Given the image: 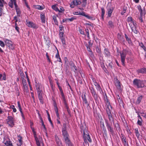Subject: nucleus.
<instances>
[{
	"instance_id": "37",
	"label": "nucleus",
	"mask_w": 146,
	"mask_h": 146,
	"mask_svg": "<svg viewBox=\"0 0 146 146\" xmlns=\"http://www.w3.org/2000/svg\"><path fill=\"white\" fill-rule=\"evenodd\" d=\"M53 20L54 21L55 24L56 25H58V22L57 20L56 17L55 15H53L52 17Z\"/></svg>"
},
{
	"instance_id": "16",
	"label": "nucleus",
	"mask_w": 146,
	"mask_h": 146,
	"mask_svg": "<svg viewBox=\"0 0 146 146\" xmlns=\"http://www.w3.org/2000/svg\"><path fill=\"white\" fill-rule=\"evenodd\" d=\"M81 15L86 17L87 18H88V19H91L92 20H94L95 19V18L91 16H90L86 14L83 11L82 12Z\"/></svg>"
},
{
	"instance_id": "38",
	"label": "nucleus",
	"mask_w": 146,
	"mask_h": 146,
	"mask_svg": "<svg viewBox=\"0 0 146 146\" xmlns=\"http://www.w3.org/2000/svg\"><path fill=\"white\" fill-rule=\"evenodd\" d=\"M35 139V141H36V143L37 145V146H40V143L39 141V140L38 139L37 137L35 136L34 137Z\"/></svg>"
},
{
	"instance_id": "24",
	"label": "nucleus",
	"mask_w": 146,
	"mask_h": 146,
	"mask_svg": "<svg viewBox=\"0 0 146 146\" xmlns=\"http://www.w3.org/2000/svg\"><path fill=\"white\" fill-rule=\"evenodd\" d=\"M125 37L126 38V41H127L128 43L130 44H132V42L131 40V38H129L127 36L126 34H124Z\"/></svg>"
},
{
	"instance_id": "59",
	"label": "nucleus",
	"mask_w": 146,
	"mask_h": 146,
	"mask_svg": "<svg viewBox=\"0 0 146 146\" xmlns=\"http://www.w3.org/2000/svg\"><path fill=\"white\" fill-rule=\"evenodd\" d=\"M59 29H60V30L59 31L60 32V31L62 32V29H63L64 28V27L63 26V25H60L59 27Z\"/></svg>"
},
{
	"instance_id": "20",
	"label": "nucleus",
	"mask_w": 146,
	"mask_h": 146,
	"mask_svg": "<svg viewBox=\"0 0 146 146\" xmlns=\"http://www.w3.org/2000/svg\"><path fill=\"white\" fill-rule=\"evenodd\" d=\"M38 98L40 100V102L42 104H44L43 98L42 95V93H38Z\"/></svg>"
},
{
	"instance_id": "6",
	"label": "nucleus",
	"mask_w": 146,
	"mask_h": 146,
	"mask_svg": "<svg viewBox=\"0 0 146 146\" xmlns=\"http://www.w3.org/2000/svg\"><path fill=\"white\" fill-rule=\"evenodd\" d=\"M7 123L11 127H13L15 125L14 123V118L11 116H8L7 119H6Z\"/></svg>"
},
{
	"instance_id": "25",
	"label": "nucleus",
	"mask_w": 146,
	"mask_h": 146,
	"mask_svg": "<svg viewBox=\"0 0 146 146\" xmlns=\"http://www.w3.org/2000/svg\"><path fill=\"white\" fill-rule=\"evenodd\" d=\"M113 8L112 7L111 8H110L108 9V17H111V14L113 11Z\"/></svg>"
},
{
	"instance_id": "11",
	"label": "nucleus",
	"mask_w": 146,
	"mask_h": 146,
	"mask_svg": "<svg viewBox=\"0 0 146 146\" xmlns=\"http://www.w3.org/2000/svg\"><path fill=\"white\" fill-rule=\"evenodd\" d=\"M114 80H115V86L117 88V89L119 90H121V87L119 81L118 80L117 78H114Z\"/></svg>"
},
{
	"instance_id": "18",
	"label": "nucleus",
	"mask_w": 146,
	"mask_h": 146,
	"mask_svg": "<svg viewBox=\"0 0 146 146\" xmlns=\"http://www.w3.org/2000/svg\"><path fill=\"white\" fill-rule=\"evenodd\" d=\"M104 53L106 57H109L110 56V53L108 48H105L104 51Z\"/></svg>"
},
{
	"instance_id": "45",
	"label": "nucleus",
	"mask_w": 146,
	"mask_h": 146,
	"mask_svg": "<svg viewBox=\"0 0 146 146\" xmlns=\"http://www.w3.org/2000/svg\"><path fill=\"white\" fill-rule=\"evenodd\" d=\"M19 73L22 79L24 78L25 77V76L23 71L21 70H20Z\"/></svg>"
},
{
	"instance_id": "50",
	"label": "nucleus",
	"mask_w": 146,
	"mask_h": 146,
	"mask_svg": "<svg viewBox=\"0 0 146 146\" xmlns=\"http://www.w3.org/2000/svg\"><path fill=\"white\" fill-rule=\"evenodd\" d=\"M65 10L63 8V7L61 6H60V9H59L58 11L60 13H62L63 11H64Z\"/></svg>"
},
{
	"instance_id": "27",
	"label": "nucleus",
	"mask_w": 146,
	"mask_h": 146,
	"mask_svg": "<svg viewBox=\"0 0 146 146\" xmlns=\"http://www.w3.org/2000/svg\"><path fill=\"white\" fill-rule=\"evenodd\" d=\"M40 122L41 123L42 125L43 126L44 128L45 129V133L46 134V135L47 136V133L46 132V129L45 127V125L44 124V122H43V120L42 118V117H40Z\"/></svg>"
},
{
	"instance_id": "48",
	"label": "nucleus",
	"mask_w": 146,
	"mask_h": 146,
	"mask_svg": "<svg viewBox=\"0 0 146 146\" xmlns=\"http://www.w3.org/2000/svg\"><path fill=\"white\" fill-rule=\"evenodd\" d=\"M63 101V102L64 103V104L65 106V107H67L68 106V104L66 102V98L62 99Z\"/></svg>"
},
{
	"instance_id": "1",
	"label": "nucleus",
	"mask_w": 146,
	"mask_h": 146,
	"mask_svg": "<svg viewBox=\"0 0 146 146\" xmlns=\"http://www.w3.org/2000/svg\"><path fill=\"white\" fill-rule=\"evenodd\" d=\"M146 82L145 81L135 79L133 80V83L134 85L137 86V88H139L144 87V83Z\"/></svg>"
},
{
	"instance_id": "58",
	"label": "nucleus",
	"mask_w": 146,
	"mask_h": 146,
	"mask_svg": "<svg viewBox=\"0 0 146 146\" xmlns=\"http://www.w3.org/2000/svg\"><path fill=\"white\" fill-rule=\"evenodd\" d=\"M66 84H67V85L69 86V88L72 91V88L71 87V86H70V85L69 84V83H68V81L67 80V79H66Z\"/></svg>"
},
{
	"instance_id": "3",
	"label": "nucleus",
	"mask_w": 146,
	"mask_h": 146,
	"mask_svg": "<svg viewBox=\"0 0 146 146\" xmlns=\"http://www.w3.org/2000/svg\"><path fill=\"white\" fill-rule=\"evenodd\" d=\"M127 52V50L124 49H123L122 51H121L120 52L121 56V61L122 64L124 66H125V60Z\"/></svg>"
},
{
	"instance_id": "46",
	"label": "nucleus",
	"mask_w": 146,
	"mask_h": 146,
	"mask_svg": "<svg viewBox=\"0 0 146 146\" xmlns=\"http://www.w3.org/2000/svg\"><path fill=\"white\" fill-rule=\"evenodd\" d=\"M135 133L136 136L137 137V138L139 137L140 136V134L139 133V131H138V129H135Z\"/></svg>"
},
{
	"instance_id": "22",
	"label": "nucleus",
	"mask_w": 146,
	"mask_h": 146,
	"mask_svg": "<svg viewBox=\"0 0 146 146\" xmlns=\"http://www.w3.org/2000/svg\"><path fill=\"white\" fill-rule=\"evenodd\" d=\"M132 31L135 34H137L139 33V31L137 30L136 27H132V25H130Z\"/></svg>"
},
{
	"instance_id": "32",
	"label": "nucleus",
	"mask_w": 146,
	"mask_h": 146,
	"mask_svg": "<svg viewBox=\"0 0 146 146\" xmlns=\"http://www.w3.org/2000/svg\"><path fill=\"white\" fill-rule=\"evenodd\" d=\"M108 25L109 26V28H113L114 27V24L111 21H110L108 22Z\"/></svg>"
},
{
	"instance_id": "51",
	"label": "nucleus",
	"mask_w": 146,
	"mask_h": 146,
	"mask_svg": "<svg viewBox=\"0 0 146 146\" xmlns=\"http://www.w3.org/2000/svg\"><path fill=\"white\" fill-rule=\"evenodd\" d=\"M85 31L86 33L87 34V36L88 39L90 38L89 33V30L88 29H85Z\"/></svg>"
},
{
	"instance_id": "36",
	"label": "nucleus",
	"mask_w": 146,
	"mask_h": 146,
	"mask_svg": "<svg viewBox=\"0 0 146 146\" xmlns=\"http://www.w3.org/2000/svg\"><path fill=\"white\" fill-rule=\"evenodd\" d=\"M100 123L101 125H102V127H103V130L104 131V134L106 135L107 133V131L106 129L105 128L104 123L103 122H102V121H101Z\"/></svg>"
},
{
	"instance_id": "14",
	"label": "nucleus",
	"mask_w": 146,
	"mask_h": 146,
	"mask_svg": "<svg viewBox=\"0 0 146 146\" xmlns=\"http://www.w3.org/2000/svg\"><path fill=\"white\" fill-rule=\"evenodd\" d=\"M137 8L139 11L140 12V15H145L146 14V12L145 11L144 8V10H143L140 5H137Z\"/></svg>"
},
{
	"instance_id": "12",
	"label": "nucleus",
	"mask_w": 146,
	"mask_h": 146,
	"mask_svg": "<svg viewBox=\"0 0 146 146\" xmlns=\"http://www.w3.org/2000/svg\"><path fill=\"white\" fill-rule=\"evenodd\" d=\"M27 25L28 27L34 29H37L38 27V25L33 23L32 22L29 21L28 22H27Z\"/></svg>"
},
{
	"instance_id": "5",
	"label": "nucleus",
	"mask_w": 146,
	"mask_h": 146,
	"mask_svg": "<svg viewBox=\"0 0 146 146\" xmlns=\"http://www.w3.org/2000/svg\"><path fill=\"white\" fill-rule=\"evenodd\" d=\"M89 89L90 90V92L92 94V95L94 99L96 101L98 100V95L96 93L94 88L92 87H90Z\"/></svg>"
},
{
	"instance_id": "34",
	"label": "nucleus",
	"mask_w": 146,
	"mask_h": 146,
	"mask_svg": "<svg viewBox=\"0 0 146 146\" xmlns=\"http://www.w3.org/2000/svg\"><path fill=\"white\" fill-rule=\"evenodd\" d=\"M121 140L123 143L124 146H127L128 145V142L126 140V138L121 139Z\"/></svg>"
},
{
	"instance_id": "61",
	"label": "nucleus",
	"mask_w": 146,
	"mask_h": 146,
	"mask_svg": "<svg viewBox=\"0 0 146 146\" xmlns=\"http://www.w3.org/2000/svg\"><path fill=\"white\" fill-rule=\"evenodd\" d=\"M22 84L23 85H25L27 84V82H26V80L24 79V78H23L22 79Z\"/></svg>"
},
{
	"instance_id": "44",
	"label": "nucleus",
	"mask_w": 146,
	"mask_h": 146,
	"mask_svg": "<svg viewBox=\"0 0 146 146\" xmlns=\"http://www.w3.org/2000/svg\"><path fill=\"white\" fill-rule=\"evenodd\" d=\"M81 3V1H78L77 0L73 1V3L75 5H80Z\"/></svg>"
},
{
	"instance_id": "64",
	"label": "nucleus",
	"mask_w": 146,
	"mask_h": 146,
	"mask_svg": "<svg viewBox=\"0 0 146 146\" xmlns=\"http://www.w3.org/2000/svg\"><path fill=\"white\" fill-rule=\"evenodd\" d=\"M76 18L74 17H72L70 18H68V21H73L74 20L76 19Z\"/></svg>"
},
{
	"instance_id": "21",
	"label": "nucleus",
	"mask_w": 146,
	"mask_h": 146,
	"mask_svg": "<svg viewBox=\"0 0 146 146\" xmlns=\"http://www.w3.org/2000/svg\"><path fill=\"white\" fill-rule=\"evenodd\" d=\"M83 99V101L84 102V103L86 105L87 107H88L89 106V104L87 101L86 95L84 94V96L82 98Z\"/></svg>"
},
{
	"instance_id": "26",
	"label": "nucleus",
	"mask_w": 146,
	"mask_h": 146,
	"mask_svg": "<svg viewBox=\"0 0 146 146\" xmlns=\"http://www.w3.org/2000/svg\"><path fill=\"white\" fill-rule=\"evenodd\" d=\"M57 53H56V55L55 57L57 59V61L62 63L61 60V58H60V56L59 54L58 51L57 49Z\"/></svg>"
},
{
	"instance_id": "41",
	"label": "nucleus",
	"mask_w": 146,
	"mask_h": 146,
	"mask_svg": "<svg viewBox=\"0 0 146 146\" xmlns=\"http://www.w3.org/2000/svg\"><path fill=\"white\" fill-rule=\"evenodd\" d=\"M10 2L8 3L9 5L11 8H13V0H10Z\"/></svg>"
},
{
	"instance_id": "2",
	"label": "nucleus",
	"mask_w": 146,
	"mask_h": 146,
	"mask_svg": "<svg viewBox=\"0 0 146 146\" xmlns=\"http://www.w3.org/2000/svg\"><path fill=\"white\" fill-rule=\"evenodd\" d=\"M105 120L106 126L108 131L110 134L113 135L115 134V132L111 123H110L107 119H105Z\"/></svg>"
},
{
	"instance_id": "7",
	"label": "nucleus",
	"mask_w": 146,
	"mask_h": 146,
	"mask_svg": "<svg viewBox=\"0 0 146 146\" xmlns=\"http://www.w3.org/2000/svg\"><path fill=\"white\" fill-rule=\"evenodd\" d=\"M5 45L8 46L9 48L13 50L14 49V47L13 44V42L10 40L5 38L4 39Z\"/></svg>"
},
{
	"instance_id": "4",
	"label": "nucleus",
	"mask_w": 146,
	"mask_h": 146,
	"mask_svg": "<svg viewBox=\"0 0 146 146\" xmlns=\"http://www.w3.org/2000/svg\"><path fill=\"white\" fill-rule=\"evenodd\" d=\"M64 141L67 146H74L73 144L71 142L70 138L69 135H66L63 137Z\"/></svg>"
},
{
	"instance_id": "31",
	"label": "nucleus",
	"mask_w": 146,
	"mask_h": 146,
	"mask_svg": "<svg viewBox=\"0 0 146 146\" xmlns=\"http://www.w3.org/2000/svg\"><path fill=\"white\" fill-rule=\"evenodd\" d=\"M17 137L18 138L19 142L20 144V146H21V145H23V142L22 141V138L20 135H18Z\"/></svg>"
},
{
	"instance_id": "17",
	"label": "nucleus",
	"mask_w": 146,
	"mask_h": 146,
	"mask_svg": "<svg viewBox=\"0 0 146 146\" xmlns=\"http://www.w3.org/2000/svg\"><path fill=\"white\" fill-rule=\"evenodd\" d=\"M107 114L108 115V118L109 121L111 122H112L113 123H114V120L113 117L111 112H109V113H107Z\"/></svg>"
},
{
	"instance_id": "23",
	"label": "nucleus",
	"mask_w": 146,
	"mask_h": 146,
	"mask_svg": "<svg viewBox=\"0 0 146 146\" xmlns=\"http://www.w3.org/2000/svg\"><path fill=\"white\" fill-rule=\"evenodd\" d=\"M104 101L106 103V104L107 106H110V107L112 109V107L110 105V102L109 101L108 99L107 98V96L106 95V98L104 97Z\"/></svg>"
},
{
	"instance_id": "8",
	"label": "nucleus",
	"mask_w": 146,
	"mask_h": 146,
	"mask_svg": "<svg viewBox=\"0 0 146 146\" xmlns=\"http://www.w3.org/2000/svg\"><path fill=\"white\" fill-rule=\"evenodd\" d=\"M67 127L66 123H64L63 124V127L62 129V133L63 137L65 136H68L69 135L67 130Z\"/></svg>"
},
{
	"instance_id": "33",
	"label": "nucleus",
	"mask_w": 146,
	"mask_h": 146,
	"mask_svg": "<svg viewBox=\"0 0 146 146\" xmlns=\"http://www.w3.org/2000/svg\"><path fill=\"white\" fill-rule=\"evenodd\" d=\"M139 72L142 74L146 73V68H141L140 70H139Z\"/></svg>"
},
{
	"instance_id": "55",
	"label": "nucleus",
	"mask_w": 146,
	"mask_h": 146,
	"mask_svg": "<svg viewBox=\"0 0 146 146\" xmlns=\"http://www.w3.org/2000/svg\"><path fill=\"white\" fill-rule=\"evenodd\" d=\"M62 44L63 45H66V41L64 38H63L60 39Z\"/></svg>"
},
{
	"instance_id": "9",
	"label": "nucleus",
	"mask_w": 146,
	"mask_h": 146,
	"mask_svg": "<svg viewBox=\"0 0 146 146\" xmlns=\"http://www.w3.org/2000/svg\"><path fill=\"white\" fill-rule=\"evenodd\" d=\"M80 128L82 132H83V135L85 134V133L88 132V128L85 123L81 124Z\"/></svg>"
},
{
	"instance_id": "52",
	"label": "nucleus",
	"mask_w": 146,
	"mask_h": 146,
	"mask_svg": "<svg viewBox=\"0 0 146 146\" xmlns=\"http://www.w3.org/2000/svg\"><path fill=\"white\" fill-rule=\"evenodd\" d=\"M13 3L15 5V9H18V6L17 4L16 0H13Z\"/></svg>"
},
{
	"instance_id": "39",
	"label": "nucleus",
	"mask_w": 146,
	"mask_h": 146,
	"mask_svg": "<svg viewBox=\"0 0 146 146\" xmlns=\"http://www.w3.org/2000/svg\"><path fill=\"white\" fill-rule=\"evenodd\" d=\"M51 7L52 9H53L54 10H55L56 11H59L58 8L57 7L56 5H52Z\"/></svg>"
},
{
	"instance_id": "15",
	"label": "nucleus",
	"mask_w": 146,
	"mask_h": 146,
	"mask_svg": "<svg viewBox=\"0 0 146 146\" xmlns=\"http://www.w3.org/2000/svg\"><path fill=\"white\" fill-rule=\"evenodd\" d=\"M55 137L56 139V141L57 146H63L62 143L60 140L59 138L57 135H55Z\"/></svg>"
},
{
	"instance_id": "43",
	"label": "nucleus",
	"mask_w": 146,
	"mask_h": 146,
	"mask_svg": "<svg viewBox=\"0 0 146 146\" xmlns=\"http://www.w3.org/2000/svg\"><path fill=\"white\" fill-rule=\"evenodd\" d=\"M117 38L119 40L123 41L124 40V38L123 36L119 33L117 34Z\"/></svg>"
},
{
	"instance_id": "47",
	"label": "nucleus",
	"mask_w": 146,
	"mask_h": 146,
	"mask_svg": "<svg viewBox=\"0 0 146 146\" xmlns=\"http://www.w3.org/2000/svg\"><path fill=\"white\" fill-rule=\"evenodd\" d=\"M17 16L20 17L21 14V11L19 9H16Z\"/></svg>"
},
{
	"instance_id": "63",
	"label": "nucleus",
	"mask_w": 146,
	"mask_h": 146,
	"mask_svg": "<svg viewBox=\"0 0 146 146\" xmlns=\"http://www.w3.org/2000/svg\"><path fill=\"white\" fill-rule=\"evenodd\" d=\"M69 65L72 67V68L74 65V63L72 61H70L69 62Z\"/></svg>"
},
{
	"instance_id": "49",
	"label": "nucleus",
	"mask_w": 146,
	"mask_h": 146,
	"mask_svg": "<svg viewBox=\"0 0 146 146\" xmlns=\"http://www.w3.org/2000/svg\"><path fill=\"white\" fill-rule=\"evenodd\" d=\"M127 9V8L126 7H124L123 8V11L121 12V14L122 15H124V14L126 12V10Z\"/></svg>"
},
{
	"instance_id": "40",
	"label": "nucleus",
	"mask_w": 146,
	"mask_h": 146,
	"mask_svg": "<svg viewBox=\"0 0 146 146\" xmlns=\"http://www.w3.org/2000/svg\"><path fill=\"white\" fill-rule=\"evenodd\" d=\"M64 30H63V32L62 31L59 32V36L60 38V39L64 38Z\"/></svg>"
},
{
	"instance_id": "19",
	"label": "nucleus",
	"mask_w": 146,
	"mask_h": 146,
	"mask_svg": "<svg viewBox=\"0 0 146 146\" xmlns=\"http://www.w3.org/2000/svg\"><path fill=\"white\" fill-rule=\"evenodd\" d=\"M96 50L98 54V55L101 57L102 54L101 48L100 47L97 46L96 47Z\"/></svg>"
},
{
	"instance_id": "30",
	"label": "nucleus",
	"mask_w": 146,
	"mask_h": 146,
	"mask_svg": "<svg viewBox=\"0 0 146 146\" xmlns=\"http://www.w3.org/2000/svg\"><path fill=\"white\" fill-rule=\"evenodd\" d=\"M114 126L115 127L116 130L117 129L120 130L121 129L120 125L118 122L116 123H113Z\"/></svg>"
},
{
	"instance_id": "53",
	"label": "nucleus",
	"mask_w": 146,
	"mask_h": 146,
	"mask_svg": "<svg viewBox=\"0 0 146 146\" xmlns=\"http://www.w3.org/2000/svg\"><path fill=\"white\" fill-rule=\"evenodd\" d=\"M15 30L19 33V28L18 27V25L16 23H15Z\"/></svg>"
},
{
	"instance_id": "42",
	"label": "nucleus",
	"mask_w": 146,
	"mask_h": 146,
	"mask_svg": "<svg viewBox=\"0 0 146 146\" xmlns=\"http://www.w3.org/2000/svg\"><path fill=\"white\" fill-rule=\"evenodd\" d=\"M139 45L142 48H143L145 51H146V48L144 46L143 43L142 42H141L139 44Z\"/></svg>"
},
{
	"instance_id": "10",
	"label": "nucleus",
	"mask_w": 146,
	"mask_h": 146,
	"mask_svg": "<svg viewBox=\"0 0 146 146\" xmlns=\"http://www.w3.org/2000/svg\"><path fill=\"white\" fill-rule=\"evenodd\" d=\"M35 85L36 88V90L38 94L39 93H42V90L40 89V85L38 82L36 81V78L35 79Z\"/></svg>"
},
{
	"instance_id": "60",
	"label": "nucleus",
	"mask_w": 146,
	"mask_h": 146,
	"mask_svg": "<svg viewBox=\"0 0 146 146\" xmlns=\"http://www.w3.org/2000/svg\"><path fill=\"white\" fill-rule=\"evenodd\" d=\"M24 1L25 2V4L26 6L27 7V8H28L29 10H30V7L29 6L28 4L26 1H26Z\"/></svg>"
},
{
	"instance_id": "28",
	"label": "nucleus",
	"mask_w": 146,
	"mask_h": 146,
	"mask_svg": "<svg viewBox=\"0 0 146 146\" xmlns=\"http://www.w3.org/2000/svg\"><path fill=\"white\" fill-rule=\"evenodd\" d=\"M101 9L102 10V14H101V17L102 19L103 20H104V14L105 13V10L104 9L103 7H102L101 8Z\"/></svg>"
},
{
	"instance_id": "62",
	"label": "nucleus",
	"mask_w": 146,
	"mask_h": 146,
	"mask_svg": "<svg viewBox=\"0 0 146 146\" xmlns=\"http://www.w3.org/2000/svg\"><path fill=\"white\" fill-rule=\"evenodd\" d=\"M133 19V18L132 17H129L127 19V22H131L132 21Z\"/></svg>"
},
{
	"instance_id": "57",
	"label": "nucleus",
	"mask_w": 146,
	"mask_h": 146,
	"mask_svg": "<svg viewBox=\"0 0 146 146\" xmlns=\"http://www.w3.org/2000/svg\"><path fill=\"white\" fill-rule=\"evenodd\" d=\"M145 15H140V16L139 17V19L140 20V21L141 23H142V22H143V20L142 19V17L143 16H145Z\"/></svg>"
},
{
	"instance_id": "13",
	"label": "nucleus",
	"mask_w": 146,
	"mask_h": 146,
	"mask_svg": "<svg viewBox=\"0 0 146 146\" xmlns=\"http://www.w3.org/2000/svg\"><path fill=\"white\" fill-rule=\"evenodd\" d=\"M83 135L84 139V141L85 142H86V141L87 140V139L90 142H92V140L90 139V136L88 132L85 133V134H83Z\"/></svg>"
},
{
	"instance_id": "29",
	"label": "nucleus",
	"mask_w": 146,
	"mask_h": 146,
	"mask_svg": "<svg viewBox=\"0 0 146 146\" xmlns=\"http://www.w3.org/2000/svg\"><path fill=\"white\" fill-rule=\"evenodd\" d=\"M143 97V96L142 95H141L138 98L136 101V103L137 104H139L141 102V100H142Z\"/></svg>"
},
{
	"instance_id": "56",
	"label": "nucleus",
	"mask_w": 146,
	"mask_h": 146,
	"mask_svg": "<svg viewBox=\"0 0 146 146\" xmlns=\"http://www.w3.org/2000/svg\"><path fill=\"white\" fill-rule=\"evenodd\" d=\"M0 45L2 47H4L5 46V45L4 42L0 40Z\"/></svg>"
},
{
	"instance_id": "35",
	"label": "nucleus",
	"mask_w": 146,
	"mask_h": 146,
	"mask_svg": "<svg viewBox=\"0 0 146 146\" xmlns=\"http://www.w3.org/2000/svg\"><path fill=\"white\" fill-rule=\"evenodd\" d=\"M40 18L42 23H45V17L44 15L41 14Z\"/></svg>"
},
{
	"instance_id": "54",
	"label": "nucleus",
	"mask_w": 146,
	"mask_h": 146,
	"mask_svg": "<svg viewBox=\"0 0 146 146\" xmlns=\"http://www.w3.org/2000/svg\"><path fill=\"white\" fill-rule=\"evenodd\" d=\"M96 87V88L100 92V90L102 91V89L99 84L97 85Z\"/></svg>"
}]
</instances>
